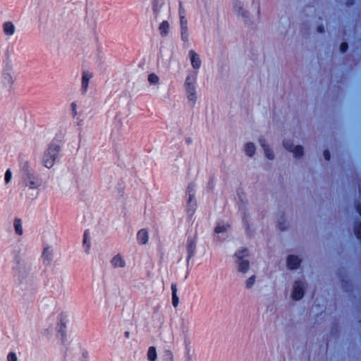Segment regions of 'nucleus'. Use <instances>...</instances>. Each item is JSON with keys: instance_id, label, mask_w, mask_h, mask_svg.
I'll return each instance as SVG.
<instances>
[{"instance_id": "1", "label": "nucleus", "mask_w": 361, "mask_h": 361, "mask_svg": "<svg viewBox=\"0 0 361 361\" xmlns=\"http://www.w3.org/2000/svg\"><path fill=\"white\" fill-rule=\"evenodd\" d=\"M21 178L25 186L36 190L41 185V179L31 168L28 161L21 160L19 163Z\"/></svg>"}, {"instance_id": "2", "label": "nucleus", "mask_w": 361, "mask_h": 361, "mask_svg": "<svg viewBox=\"0 0 361 361\" xmlns=\"http://www.w3.org/2000/svg\"><path fill=\"white\" fill-rule=\"evenodd\" d=\"M61 149V146L59 144V141L54 138L49 144L47 149L42 156V162L43 166L49 169L52 168L59 158Z\"/></svg>"}, {"instance_id": "3", "label": "nucleus", "mask_w": 361, "mask_h": 361, "mask_svg": "<svg viewBox=\"0 0 361 361\" xmlns=\"http://www.w3.org/2000/svg\"><path fill=\"white\" fill-rule=\"evenodd\" d=\"M11 254L13 256V262L14 264L12 267L14 276L18 277V284L20 286V289L23 290V280L26 277L27 272L20 256V248H14L12 250Z\"/></svg>"}, {"instance_id": "4", "label": "nucleus", "mask_w": 361, "mask_h": 361, "mask_svg": "<svg viewBox=\"0 0 361 361\" xmlns=\"http://www.w3.org/2000/svg\"><path fill=\"white\" fill-rule=\"evenodd\" d=\"M196 81L197 75L196 73H192L187 76L184 84L186 97L191 106H194L197 101Z\"/></svg>"}, {"instance_id": "5", "label": "nucleus", "mask_w": 361, "mask_h": 361, "mask_svg": "<svg viewBox=\"0 0 361 361\" xmlns=\"http://www.w3.org/2000/svg\"><path fill=\"white\" fill-rule=\"evenodd\" d=\"M68 318L65 312H61L57 317L56 333L62 344H65L67 341V324Z\"/></svg>"}, {"instance_id": "6", "label": "nucleus", "mask_w": 361, "mask_h": 361, "mask_svg": "<svg viewBox=\"0 0 361 361\" xmlns=\"http://www.w3.org/2000/svg\"><path fill=\"white\" fill-rule=\"evenodd\" d=\"M283 147L286 150L292 153L293 157L296 159H300L305 155L304 147L300 145H295L293 141L290 139L283 140Z\"/></svg>"}, {"instance_id": "7", "label": "nucleus", "mask_w": 361, "mask_h": 361, "mask_svg": "<svg viewBox=\"0 0 361 361\" xmlns=\"http://www.w3.org/2000/svg\"><path fill=\"white\" fill-rule=\"evenodd\" d=\"M307 283L302 279L295 280L292 285L290 298L293 300L298 301L302 299L306 290Z\"/></svg>"}, {"instance_id": "8", "label": "nucleus", "mask_w": 361, "mask_h": 361, "mask_svg": "<svg viewBox=\"0 0 361 361\" xmlns=\"http://www.w3.org/2000/svg\"><path fill=\"white\" fill-rule=\"evenodd\" d=\"M234 11L235 13L242 18V19L245 22L248 23L250 21V13L245 8V4L242 1H236L234 6Z\"/></svg>"}, {"instance_id": "9", "label": "nucleus", "mask_w": 361, "mask_h": 361, "mask_svg": "<svg viewBox=\"0 0 361 361\" xmlns=\"http://www.w3.org/2000/svg\"><path fill=\"white\" fill-rule=\"evenodd\" d=\"M302 259L296 255H289L286 257V266L289 270L295 271L300 267Z\"/></svg>"}, {"instance_id": "10", "label": "nucleus", "mask_w": 361, "mask_h": 361, "mask_svg": "<svg viewBox=\"0 0 361 361\" xmlns=\"http://www.w3.org/2000/svg\"><path fill=\"white\" fill-rule=\"evenodd\" d=\"M41 258L42 260V264L45 267L51 266L54 259V253L53 250L50 246H47L44 247V250L41 255Z\"/></svg>"}, {"instance_id": "11", "label": "nucleus", "mask_w": 361, "mask_h": 361, "mask_svg": "<svg viewBox=\"0 0 361 361\" xmlns=\"http://www.w3.org/2000/svg\"><path fill=\"white\" fill-rule=\"evenodd\" d=\"M92 73L89 71H83L81 78V93L85 94L87 92L89 83L92 78Z\"/></svg>"}, {"instance_id": "12", "label": "nucleus", "mask_w": 361, "mask_h": 361, "mask_svg": "<svg viewBox=\"0 0 361 361\" xmlns=\"http://www.w3.org/2000/svg\"><path fill=\"white\" fill-rule=\"evenodd\" d=\"M187 192L188 194V200L187 205V211L190 215H192L195 211L196 203L194 199V192L190 187L188 188Z\"/></svg>"}, {"instance_id": "13", "label": "nucleus", "mask_w": 361, "mask_h": 361, "mask_svg": "<svg viewBox=\"0 0 361 361\" xmlns=\"http://www.w3.org/2000/svg\"><path fill=\"white\" fill-rule=\"evenodd\" d=\"M259 145L262 147L265 157L269 160H274L275 159V154L264 139H259Z\"/></svg>"}, {"instance_id": "14", "label": "nucleus", "mask_w": 361, "mask_h": 361, "mask_svg": "<svg viewBox=\"0 0 361 361\" xmlns=\"http://www.w3.org/2000/svg\"><path fill=\"white\" fill-rule=\"evenodd\" d=\"M188 56L190 60L191 66L194 69H199L201 67V59L197 53L194 50H190Z\"/></svg>"}, {"instance_id": "15", "label": "nucleus", "mask_w": 361, "mask_h": 361, "mask_svg": "<svg viewBox=\"0 0 361 361\" xmlns=\"http://www.w3.org/2000/svg\"><path fill=\"white\" fill-rule=\"evenodd\" d=\"M149 240L148 232L145 228L140 229L137 233V240L140 245H145Z\"/></svg>"}, {"instance_id": "16", "label": "nucleus", "mask_w": 361, "mask_h": 361, "mask_svg": "<svg viewBox=\"0 0 361 361\" xmlns=\"http://www.w3.org/2000/svg\"><path fill=\"white\" fill-rule=\"evenodd\" d=\"M111 264L114 268H123L126 267V262L120 254L113 257Z\"/></svg>"}, {"instance_id": "17", "label": "nucleus", "mask_w": 361, "mask_h": 361, "mask_svg": "<svg viewBox=\"0 0 361 361\" xmlns=\"http://www.w3.org/2000/svg\"><path fill=\"white\" fill-rule=\"evenodd\" d=\"M2 82L4 86L8 87V89L11 88L13 83V78L11 73L7 72L6 69H5L2 73Z\"/></svg>"}, {"instance_id": "18", "label": "nucleus", "mask_w": 361, "mask_h": 361, "mask_svg": "<svg viewBox=\"0 0 361 361\" xmlns=\"http://www.w3.org/2000/svg\"><path fill=\"white\" fill-rule=\"evenodd\" d=\"M238 270V271L246 274L250 268V262L248 260L242 259L237 260Z\"/></svg>"}, {"instance_id": "19", "label": "nucleus", "mask_w": 361, "mask_h": 361, "mask_svg": "<svg viewBox=\"0 0 361 361\" xmlns=\"http://www.w3.org/2000/svg\"><path fill=\"white\" fill-rule=\"evenodd\" d=\"M244 152L247 156L252 157L256 152L255 145L253 142H247L244 146Z\"/></svg>"}, {"instance_id": "20", "label": "nucleus", "mask_w": 361, "mask_h": 361, "mask_svg": "<svg viewBox=\"0 0 361 361\" xmlns=\"http://www.w3.org/2000/svg\"><path fill=\"white\" fill-rule=\"evenodd\" d=\"M88 235H89V230L86 229L83 233L82 245L85 248V252L87 254L90 253V247H91V243H90V240H89Z\"/></svg>"}, {"instance_id": "21", "label": "nucleus", "mask_w": 361, "mask_h": 361, "mask_svg": "<svg viewBox=\"0 0 361 361\" xmlns=\"http://www.w3.org/2000/svg\"><path fill=\"white\" fill-rule=\"evenodd\" d=\"M13 227L15 230V233L18 235H22L23 233V229L22 226V220L16 217L13 221Z\"/></svg>"}, {"instance_id": "22", "label": "nucleus", "mask_w": 361, "mask_h": 361, "mask_svg": "<svg viewBox=\"0 0 361 361\" xmlns=\"http://www.w3.org/2000/svg\"><path fill=\"white\" fill-rule=\"evenodd\" d=\"M3 29L5 35L8 36L13 35L15 32V26L13 23L11 21L5 22L3 24Z\"/></svg>"}, {"instance_id": "23", "label": "nucleus", "mask_w": 361, "mask_h": 361, "mask_svg": "<svg viewBox=\"0 0 361 361\" xmlns=\"http://www.w3.org/2000/svg\"><path fill=\"white\" fill-rule=\"evenodd\" d=\"M170 25L168 21L164 20L159 25V34L162 37H166L169 32Z\"/></svg>"}, {"instance_id": "24", "label": "nucleus", "mask_w": 361, "mask_h": 361, "mask_svg": "<svg viewBox=\"0 0 361 361\" xmlns=\"http://www.w3.org/2000/svg\"><path fill=\"white\" fill-rule=\"evenodd\" d=\"M147 360L149 361H155L157 358V352L155 346H150L147 351Z\"/></svg>"}, {"instance_id": "25", "label": "nucleus", "mask_w": 361, "mask_h": 361, "mask_svg": "<svg viewBox=\"0 0 361 361\" xmlns=\"http://www.w3.org/2000/svg\"><path fill=\"white\" fill-rule=\"evenodd\" d=\"M229 228L228 225L219 224L215 228V233L218 234L226 233Z\"/></svg>"}, {"instance_id": "26", "label": "nucleus", "mask_w": 361, "mask_h": 361, "mask_svg": "<svg viewBox=\"0 0 361 361\" xmlns=\"http://www.w3.org/2000/svg\"><path fill=\"white\" fill-rule=\"evenodd\" d=\"M171 289H172V303H173V305L176 307L178 306V301H179L178 298L176 295V291H177L176 286L175 285H172Z\"/></svg>"}, {"instance_id": "27", "label": "nucleus", "mask_w": 361, "mask_h": 361, "mask_svg": "<svg viewBox=\"0 0 361 361\" xmlns=\"http://www.w3.org/2000/svg\"><path fill=\"white\" fill-rule=\"evenodd\" d=\"M161 361H173V354L170 350H165L162 353Z\"/></svg>"}, {"instance_id": "28", "label": "nucleus", "mask_w": 361, "mask_h": 361, "mask_svg": "<svg viewBox=\"0 0 361 361\" xmlns=\"http://www.w3.org/2000/svg\"><path fill=\"white\" fill-rule=\"evenodd\" d=\"M184 12L180 11V30L181 29H188L187 27V20L184 16Z\"/></svg>"}, {"instance_id": "29", "label": "nucleus", "mask_w": 361, "mask_h": 361, "mask_svg": "<svg viewBox=\"0 0 361 361\" xmlns=\"http://www.w3.org/2000/svg\"><path fill=\"white\" fill-rule=\"evenodd\" d=\"M148 81L150 85H156L158 83V75L152 73L148 75Z\"/></svg>"}, {"instance_id": "30", "label": "nucleus", "mask_w": 361, "mask_h": 361, "mask_svg": "<svg viewBox=\"0 0 361 361\" xmlns=\"http://www.w3.org/2000/svg\"><path fill=\"white\" fill-rule=\"evenodd\" d=\"M256 281V276L255 275L252 276L249 279H247L245 281V287L247 289H250L253 287Z\"/></svg>"}, {"instance_id": "31", "label": "nucleus", "mask_w": 361, "mask_h": 361, "mask_svg": "<svg viewBox=\"0 0 361 361\" xmlns=\"http://www.w3.org/2000/svg\"><path fill=\"white\" fill-rule=\"evenodd\" d=\"M247 253L248 252L246 249H240L236 252L235 256L238 260H239L244 259V257L247 255Z\"/></svg>"}, {"instance_id": "32", "label": "nucleus", "mask_w": 361, "mask_h": 361, "mask_svg": "<svg viewBox=\"0 0 361 361\" xmlns=\"http://www.w3.org/2000/svg\"><path fill=\"white\" fill-rule=\"evenodd\" d=\"M12 179V172L10 169H6L4 173V182L6 184H8Z\"/></svg>"}, {"instance_id": "33", "label": "nucleus", "mask_w": 361, "mask_h": 361, "mask_svg": "<svg viewBox=\"0 0 361 361\" xmlns=\"http://www.w3.org/2000/svg\"><path fill=\"white\" fill-rule=\"evenodd\" d=\"M195 245L194 242L192 240H190L188 245V259H190L192 256V254H193V252L195 250Z\"/></svg>"}, {"instance_id": "34", "label": "nucleus", "mask_w": 361, "mask_h": 361, "mask_svg": "<svg viewBox=\"0 0 361 361\" xmlns=\"http://www.w3.org/2000/svg\"><path fill=\"white\" fill-rule=\"evenodd\" d=\"M152 10L156 18L158 15V0H152Z\"/></svg>"}, {"instance_id": "35", "label": "nucleus", "mask_w": 361, "mask_h": 361, "mask_svg": "<svg viewBox=\"0 0 361 361\" xmlns=\"http://www.w3.org/2000/svg\"><path fill=\"white\" fill-rule=\"evenodd\" d=\"M7 360L8 361H18V357H17L16 353L14 352L8 353V354L7 355Z\"/></svg>"}, {"instance_id": "36", "label": "nucleus", "mask_w": 361, "mask_h": 361, "mask_svg": "<svg viewBox=\"0 0 361 361\" xmlns=\"http://www.w3.org/2000/svg\"><path fill=\"white\" fill-rule=\"evenodd\" d=\"M71 114L73 118L77 116V104L75 102L71 104Z\"/></svg>"}, {"instance_id": "37", "label": "nucleus", "mask_w": 361, "mask_h": 361, "mask_svg": "<svg viewBox=\"0 0 361 361\" xmlns=\"http://www.w3.org/2000/svg\"><path fill=\"white\" fill-rule=\"evenodd\" d=\"M180 32L182 40L186 42L188 39V29H181Z\"/></svg>"}, {"instance_id": "38", "label": "nucleus", "mask_w": 361, "mask_h": 361, "mask_svg": "<svg viewBox=\"0 0 361 361\" xmlns=\"http://www.w3.org/2000/svg\"><path fill=\"white\" fill-rule=\"evenodd\" d=\"M88 355H89L88 351L85 349H82V359L81 360H87Z\"/></svg>"}, {"instance_id": "39", "label": "nucleus", "mask_w": 361, "mask_h": 361, "mask_svg": "<svg viewBox=\"0 0 361 361\" xmlns=\"http://www.w3.org/2000/svg\"><path fill=\"white\" fill-rule=\"evenodd\" d=\"M340 49L342 52L345 51L346 49H348V44L345 42L342 43L341 44Z\"/></svg>"}, {"instance_id": "40", "label": "nucleus", "mask_w": 361, "mask_h": 361, "mask_svg": "<svg viewBox=\"0 0 361 361\" xmlns=\"http://www.w3.org/2000/svg\"><path fill=\"white\" fill-rule=\"evenodd\" d=\"M330 152L329 150H325L324 152V157L326 161H329L330 159Z\"/></svg>"}, {"instance_id": "41", "label": "nucleus", "mask_w": 361, "mask_h": 361, "mask_svg": "<svg viewBox=\"0 0 361 361\" xmlns=\"http://www.w3.org/2000/svg\"><path fill=\"white\" fill-rule=\"evenodd\" d=\"M317 30L319 32L322 33L324 31V28L323 26H319Z\"/></svg>"}, {"instance_id": "42", "label": "nucleus", "mask_w": 361, "mask_h": 361, "mask_svg": "<svg viewBox=\"0 0 361 361\" xmlns=\"http://www.w3.org/2000/svg\"><path fill=\"white\" fill-rule=\"evenodd\" d=\"M124 336H125V337H126V338H129V337H130V332H129V331H125V332H124Z\"/></svg>"}, {"instance_id": "43", "label": "nucleus", "mask_w": 361, "mask_h": 361, "mask_svg": "<svg viewBox=\"0 0 361 361\" xmlns=\"http://www.w3.org/2000/svg\"><path fill=\"white\" fill-rule=\"evenodd\" d=\"M357 212H358V213L360 214V217H361V207H360V206H358V207H357Z\"/></svg>"}, {"instance_id": "44", "label": "nucleus", "mask_w": 361, "mask_h": 361, "mask_svg": "<svg viewBox=\"0 0 361 361\" xmlns=\"http://www.w3.org/2000/svg\"><path fill=\"white\" fill-rule=\"evenodd\" d=\"M157 311H158V306H155V307H154V313H156V312H157Z\"/></svg>"}, {"instance_id": "45", "label": "nucleus", "mask_w": 361, "mask_h": 361, "mask_svg": "<svg viewBox=\"0 0 361 361\" xmlns=\"http://www.w3.org/2000/svg\"><path fill=\"white\" fill-rule=\"evenodd\" d=\"M152 27L154 26V22L153 21L152 22Z\"/></svg>"}, {"instance_id": "46", "label": "nucleus", "mask_w": 361, "mask_h": 361, "mask_svg": "<svg viewBox=\"0 0 361 361\" xmlns=\"http://www.w3.org/2000/svg\"><path fill=\"white\" fill-rule=\"evenodd\" d=\"M80 361H88V360H80Z\"/></svg>"}]
</instances>
